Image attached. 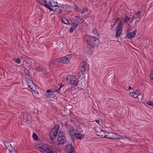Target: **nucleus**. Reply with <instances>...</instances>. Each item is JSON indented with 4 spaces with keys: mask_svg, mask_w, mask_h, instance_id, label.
<instances>
[{
    "mask_svg": "<svg viewBox=\"0 0 153 153\" xmlns=\"http://www.w3.org/2000/svg\"><path fill=\"white\" fill-rule=\"evenodd\" d=\"M57 62H58L57 60H53L51 61L49 63V69H46L42 66H39L36 68V70L39 72H41L44 74H46L48 73L49 71L51 68L54 65L56 64Z\"/></svg>",
    "mask_w": 153,
    "mask_h": 153,
    "instance_id": "f257e3e1",
    "label": "nucleus"
},
{
    "mask_svg": "<svg viewBox=\"0 0 153 153\" xmlns=\"http://www.w3.org/2000/svg\"><path fill=\"white\" fill-rule=\"evenodd\" d=\"M84 40L87 44L90 46L97 45L100 42L98 39L89 36H85L84 38Z\"/></svg>",
    "mask_w": 153,
    "mask_h": 153,
    "instance_id": "f03ea898",
    "label": "nucleus"
},
{
    "mask_svg": "<svg viewBox=\"0 0 153 153\" xmlns=\"http://www.w3.org/2000/svg\"><path fill=\"white\" fill-rule=\"evenodd\" d=\"M67 131L71 135L72 141H74L75 138L76 137V130L71 125L65 123L64 124Z\"/></svg>",
    "mask_w": 153,
    "mask_h": 153,
    "instance_id": "7ed1b4c3",
    "label": "nucleus"
},
{
    "mask_svg": "<svg viewBox=\"0 0 153 153\" xmlns=\"http://www.w3.org/2000/svg\"><path fill=\"white\" fill-rule=\"evenodd\" d=\"M36 148L42 153H57L55 151L51 150L46 145L42 143L38 144Z\"/></svg>",
    "mask_w": 153,
    "mask_h": 153,
    "instance_id": "20e7f679",
    "label": "nucleus"
},
{
    "mask_svg": "<svg viewBox=\"0 0 153 153\" xmlns=\"http://www.w3.org/2000/svg\"><path fill=\"white\" fill-rule=\"evenodd\" d=\"M87 68L86 62L84 61H82L79 64L78 76H84L85 71Z\"/></svg>",
    "mask_w": 153,
    "mask_h": 153,
    "instance_id": "39448f33",
    "label": "nucleus"
},
{
    "mask_svg": "<svg viewBox=\"0 0 153 153\" xmlns=\"http://www.w3.org/2000/svg\"><path fill=\"white\" fill-rule=\"evenodd\" d=\"M122 137V136L118 135L116 133H113L110 132H106L104 136V137L113 140L120 139Z\"/></svg>",
    "mask_w": 153,
    "mask_h": 153,
    "instance_id": "423d86ee",
    "label": "nucleus"
},
{
    "mask_svg": "<svg viewBox=\"0 0 153 153\" xmlns=\"http://www.w3.org/2000/svg\"><path fill=\"white\" fill-rule=\"evenodd\" d=\"M71 57V55L69 54L57 60L58 62H60L63 63H67L69 62L70 60Z\"/></svg>",
    "mask_w": 153,
    "mask_h": 153,
    "instance_id": "0eeeda50",
    "label": "nucleus"
},
{
    "mask_svg": "<svg viewBox=\"0 0 153 153\" xmlns=\"http://www.w3.org/2000/svg\"><path fill=\"white\" fill-rule=\"evenodd\" d=\"M122 23L120 22L119 23L118 26L116 27V33L115 36L117 37H119L122 33Z\"/></svg>",
    "mask_w": 153,
    "mask_h": 153,
    "instance_id": "6e6552de",
    "label": "nucleus"
},
{
    "mask_svg": "<svg viewBox=\"0 0 153 153\" xmlns=\"http://www.w3.org/2000/svg\"><path fill=\"white\" fill-rule=\"evenodd\" d=\"M126 31L127 32V36L128 38H131L134 36L136 34V30L133 31H131L130 29H128Z\"/></svg>",
    "mask_w": 153,
    "mask_h": 153,
    "instance_id": "1a4fd4ad",
    "label": "nucleus"
},
{
    "mask_svg": "<svg viewBox=\"0 0 153 153\" xmlns=\"http://www.w3.org/2000/svg\"><path fill=\"white\" fill-rule=\"evenodd\" d=\"M56 93L55 91L52 92L51 93L46 95V96L50 100H53L56 99Z\"/></svg>",
    "mask_w": 153,
    "mask_h": 153,
    "instance_id": "9d476101",
    "label": "nucleus"
},
{
    "mask_svg": "<svg viewBox=\"0 0 153 153\" xmlns=\"http://www.w3.org/2000/svg\"><path fill=\"white\" fill-rule=\"evenodd\" d=\"M26 81L28 86L30 89L35 84L32 80L29 79H28L27 78Z\"/></svg>",
    "mask_w": 153,
    "mask_h": 153,
    "instance_id": "9b49d317",
    "label": "nucleus"
},
{
    "mask_svg": "<svg viewBox=\"0 0 153 153\" xmlns=\"http://www.w3.org/2000/svg\"><path fill=\"white\" fill-rule=\"evenodd\" d=\"M58 134V131H54L52 129L51 131L50 136L52 139H54L56 137Z\"/></svg>",
    "mask_w": 153,
    "mask_h": 153,
    "instance_id": "f8f14e48",
    "label": "nucleus"
},
{
    "mask_svg": "<svg viewBox=\"0 0 153 153\" xmlns=\"http://www.w3.org/2000/svg\"><path fill=\"white\" fill-rule=\"evenodd\" d=\"M65 151L67 152L70 151V152H74V148L71 144H67L66 146V148L65 149Z\"/></svg>",
    "mask_w": 153,
    "mask_h": 153,
    "instance_id": "ddd939ff",
    "label": "nucleus"
},
{
    "mask_svg": "<svg viewBox=\"0 0 153 153\" xmlns=\"http://www.w3.org/2000/svg\"><path fill=\"white\" fill-rule=\"evenodd\" d=\"M61 140H57L58 143L59 144H63L65 143H67L66 138H65V135L60 137Z\"/></svg>",
    "mask_w": 153,
    "mask_h": 153,
    "instance_id": "4468645a",
    "label": "nucleus"
},
{
    "mask_svg": "<svg viewBox=\"0 0 153 153\" xmlns=\"http://www.w3.org/2000/svg\"><path fill=\"white\" fill-rule=\"evenodd\" d=\"M140 95V93L136 90L130 93V95L134 98L137 97L138 96H139Z\"/></svg>",
    "mask_w": 153,
    "mask_h": 153,
    "instance_id": "2eb2a0df",
    "label": "nucleus"
},
{
    "mask_svg": "<svg viewBox=\"0 0 153 153\" xmlns=\"http://www.w3.org/2000/svg\"><path fill=\"white\" fill-rule=\"evenodd\" d=\"M64 87V85H59V88L57 90H55V92L56 93H59L60 94H62L63 93H64L65 92L64 91H63L62 89V88L63 87Z\"/></svg>",
    "mask_w": 153,
    "mask_h": 153,
    "instance_id": "dca6fc26",
    "label": "nucleus"
},
{
    "mask_svg": "<svg viewBox=\"0 0 153 153\" xmlns=\"http://www.w3.org/2000/svg\"><path fill=\"white\" fill-rule=\"evenodd\" d=\"M76 77H70V83L71 85L76 86Z\"/></svg>",
    "mask_w": 153,
    "mask_h": 153,
    "instance_id": "f3484780",
    "label": "nucleus"
},
{
    "mask_svg": "<svg viewBox=\"0 0 153 153\" xmlns=\"http://www.w3.org/2000/svg\"><path fill=\"white\" fill-rule=\"evenodd\" d=\"M141 12L140 11H138L136 12L135 15H134L131 19H136L139 18L140 16Z\"/></svg>",
    "mask_w": 153,
    "mask_h": 153,
    "instance_id": "a211bd4d",
    "label": "nucleus"
},
{
    "mask_svg": "<svg viewBox=\"0 0 153 153\" xmlns=\"http://www.w3.org/2000/svg\"><path fill=\"white\" fill-rule=\"evenodd\" d=\"M57 4L58 3L57 2L52 0H50L49 4V5L51 7H54L55 6H56Z\"/></svg>",
    "mask_w": 153,
    "mask_h": 153,
    "instance_id": "6ab92c4d",
    "label": "nucleus"
},
{
    "mask_svg": "<svg viewBox=\"0 0 153 153\" xmlns=\"http://www.w3.org/2000/svg\"><path fill=\"white\" fill-rule=\"evenodd\" d=\"M37 88L38 87L37 85L35 84V85H34L32 87L30 88V89L32 91H33L34 93H36V92H37V93H38V92L36 91V90Z\"/></svg>",
    "mask_w": 153,
    "mask_h": 153,
    "instance_id": "aec40b11",
    "label": "nucleus"
},
{
    "mask_svg": "<svg viewBox=\"0 0 153 153\" xmlns=\"http://www.w3.org/2000/svg\"><path fill=\"white\" fill-rule=\"evenodd\" d=\"M64 135H65V133L63 131H60L57 140H61L60 137L62 136L63 137Z\"/></svg>",
    "mask_w": 153,
    "mask_h": 153,
    "instance_id": "412c9836",
    "label": "nucleus"
},
{
    "mask_svg": "<svg viewBox=\"0 0 153 153\" xmlns=\"http://www.w3.org/2000/svg\"><path fill=\"white\" fill-rule=\"evenodd\" d=\"M62 22L65 24L68 25L69 24V22L65 18H63L61 19Z\"/></svg>",
    "mask_w": 153,
    "mask_h": 153,
    "instance_id": "4be33fe9",
    "label": "nucleus"
},
{
    "mask_svg": "<svg viewBox=\"0 0 153 153\" xmlns=\"http://www.w3.org/2000/svg\"><path fill=\"white\" fill-rule=\"evenodd\" d=\"M84 134L80 133H77V139L81 140L83 138Z\"/></svg>",
    "mask_w": 153,
    "mask_h": 153,
    "instance_id": "5701e85b",
    "label": "nucleus"
},
{
    "mask_svg": "<svg viewBox=\"0 0 153 153\" xmlns=\"http://www.w3.org/2000/svg\"><path fill=\"white\" fill-rule=\"evenodd\" d=\"M4 143L5 144V146L6 148H7L8 147H9V146H10L11 145V144H10V142L7 141H4Z\"/></svg>",
    "mask_w": 153,
    "mask_h": 153,
    "instance_id": "b1692460",
    "label": "nucleus"
},
{
    "mask_svg": "<svg viewBox=\"0 0 153 153\" xmlns=\"http://www.w3.org/2000/svg\"><path fill=\"white\" fill-rule=\"evenodd\" d=\"M54 7H55L56 8L54 9V12H59L61 11V10L60 8V7L57 5L56 6H55Z\"/></svg>",
    "mask_w": 153,
    "mask_h": 153,
    "instance_id": "393cba45",
    "label": "nucleus"
},
{
    "mask_svg": "<svg viewBox=\"0 0 153 153\" xmlns=\"http://www.w3.org/2000/svg\"><path fill=\"white\" fill-rule=\"evenodd\" d=\"M130 20V19L129 17L127 16H125L123 19V22L124 23H126Z\"/></svg>",
    "mask_w": 153,
    "mask_h": 153,
    "instance_id": "a878e982",
    "label": "nucleus"
},
{
    "mask_svg": "<svg viewBox=\"0 0 153 153\" xmlns=\"http://www.w3.org/2000/svg\"><path fill=\"white\" fill-rule=\"evenodd\" d=\"M32 137L33 139L35 140H37L38 139V137L35 133H34L33 134Z\"/></svg>",
    "mask_w": 153,
    "mask_h": 153,
    "instance_id": "bb28decb",
    "label": "nucleus"
},
{
    "mask_svg": "<svg viewBox=\"0 0 153 153\" xmlns=\"http://www.w3.org/2000/svg\"><path fill=\"white\" fill-rule=\"evenodd\" d=\"M7 149L10 152L12 151V150H13V149H15L13 148L11 145L9 146V147H8Z\"/></svg>",
    "mask_w": 153,
    "mask_h": 153,
    "instance_id": "cd10ccee",
    "label": "nucleus"
},
{
    "mask_svg": "<svg viewBox=\"0 0 153 153\" xmlns=\"http://www.w3.org/2000/svg\"><path fill=\"white\" fill-rule=\"evenodd\" d=\"M39 3H40L41 4H42V5L44 6L45 7H47L48 8V7H49V4H43L42 3H41L39 1Z\"/></svg>",
    "mask_w": 153,
    "mask_h": 153,
    "instance_id": "c85d7f7f",
    "label": "nucleus"
},
{
    "mask_svg": "<svg viewBox=\"0 0 153 153\" xmlns=\"http://www.w3.org/2000/svg\"><path fill=\"white\" fill-rule=\"evenodd\" d=\"M59 127V125L57 124L55 128H53V130L54 131H58Z\"/></svg>",
    "mask_w": 153,
    "mask_h": 153,
    "instance_id": "c756f323",
    "label": "nucleus"
},
{
    "mask_svg": "<svg viewBox=\"0 0 153 153\" xmlns=\"http://www.w3.org/2000/svg\"><path fill=\"white\" fill-rule=\"evenodd\" d=\"M65 74H64V73H63L61 75L63 76H74L73 75H68V74H67L66 73H65Z\"/></svg>",
    "mask_w": 153,
    "mask_h": 153,
    "instance_id": "7c9ffc66",
    "label": "nucleus"
},
{
    "mask_svg": "<svg viewBox=\"0 0 153 153\" xmlns=\"http://www.w3.org/2000/svg\"><path fill=\"white\" fill-rule=\"evenodd\" d=\"M14 61L16 63H18V64H20L21 63V61L19 59H14Z\"/></svg>",
    "mask_w": 153,
    "mask_h": 153,
    "instance_id": "2f4dec72",
    "label": "nucleus"
},
{
    "mask_svg": "<svg viewBox=\"0 0 153 153\" xmlns=\"http://www.w3.org/2000/svg\"><path fill=\"white\" fill-rule=\"evenodd\" d=\"M78 24H77V25L78 24L79 25L81 23H82L83 22V20L82 19H80L79 20H78Z\"/></svg>",
    "mask_w": 153,
    "mask_h": 153,
    "instance_id": "473e14b6",
    "label": "nucleus"
},
{
    "mask_svg": "<svg viewBox=\"0 0 153 153\" xmlns=\"http://www.w3.org/2000/svg\"><path fill=\"white\" fill-rule=\"evenodd\" d=\"M120 20V19L119 18H117L115 19V22H114V25H116V23H117V22H118Z\"/></svg>",
    "mask_w": 153,
    "mask_h": 153,
    "instance_id": "72a5a7b5",
    "label": "nucleus"
},
{
    "mask_svg": "<svg viewBox=\"0 0 153 153\" xmlns=\"http://www.w3.org/2000/svg\"><path fill=\"white\" fill-rule=\"evenodd\" d=\"M147 104L150 106L153 105V102L150 101H148L147 102Z\"/></svg>",
    "mask_w": 153,
    "mask_h": 153,
    "instance_id": "f704fd0d",
    "label": "nucleus"
},
{
    "mask_svg": "<svg viewBox=\"0 0 153 153\" xmlns=\"http://www.w3.org/2000/svg\"><path fill=\"white\" fill-rule=\"evenodd\" d=\"M74 29H75V27H71L70 29V31L71 32H72L74 31Z\"/></svg>",
    "mask_w": 153,
    "mask_h": 153,
    "instance_id": "c9c22d12",
    "label": "nucleus"
},
{
    "mask_svg": "<svg viewBox=\"0 0 153 153\" xmlns=\"http://www.w3.org/2000/svg\"><path fill=\"white\" fill-rule=\"evenodd\" d=\"M91 30H92V33H95L97 32L95 28H93L92 29H91Z\"/></svg>",
    "mask_w": 153,
    "mask_h": 153,
    "instance_id": "e433bc0d",
    "label": "nucleus"
},
{
    "mask_svg": "<svg viewBox=\"0 0 153 153\" xmlns=\"http://www.w3.org/2000/svg\"><path fill=\"white\" fill-rule=\"evenodd\" d=\"M87 10L86 8H83L82 10V13H84L86 11H87Z\"/></svg>",
    "mask_w": 153,
    "mask_h": 153,
    "instance_id": "4c0bfd02",
    "label": "nucleus"
},
{
    "mask_svg": "<svg viewBox=\"0 0 153 153\" xmlns=\"http://www.w3.org/2000/svg\"><path fill=\"white\" fill-rule=\"evenodd\" d=\"M10 152V153H17L15 149H13V150H12V151H11Z\"/></svg>",
    "mask_w": 153,
    "mask_h": 153,
    "instance_id": "58836bf2",
    "label": "nucleus"
},
{
    "mask_svg": "<svg viewBox=\"0 0 153 153\" xmlns=\"http://www.w3.org/2000/svg\"><path fill=\"white\" fill-rule=\"evenodd\" d=\"M71 90L74 91V90L76 89V88L75 86H73L71 87Z\"/></svg>",
    "mask_w": 153,
    "mask_h": 153,
    "instance_id": "ea45409f",
    "label": "nucleus"
},
{
    "mask_svg": "<svg viewBox=\"0 0 153 153\" xmlns=\"http://www.w3.org/2000/svg\"><path fill=\"white\" fill-rule=\"evenodd\" d=\"M48 9H49L51 11H54L53 9L51 8L50 6H49V7H48Z\"/></svg>",
    "mask_w": 153,
    "mask_h": 153,
    "instance_id": "a19ab883",
    "label": "nucleus"
},
{
    "mask_svg": "<svg viewBox=\"0 0 153 153\" xmlns=\"http://www.w3.org/2000/svg\"><path fill=\"white\" fill-rule=\"evenodd\" d=\"M48 9H49L51 11H54L53 9L51 8L50 6H49V7H48Z\"/></svg>",
    "mask_w": 153,
    "mask_h": 153,
    "instance_id": "79ce46f5",
    "label": "nucleus"
},
{
    "mask_svg": "<svg viewBox=\"0 0 153 153\" xmlns=\"http://www.w3.org/2000/svg\"><path fill=\"white\" fill-rule=\"evenodd\" d=\"M46 92L47 93H51V90H47L46 91Z\"/></svg>",
    "mask_w": 153,
    "mask_h": 153,
    "instance_id": "37998d69",
    "label": "nucleus"
},
{
    "mask_svg": "<svg viewBox=\"0 0 153 153\" xmlns=\"http://www.w3.org/2000/svg\"><path fill=\"white\" fill-rule=\"evenodd\" d=\"M150 79L151 81L153 82V77H150Z\"/></svg>",
    "mask_w": 153,
    "mask_h": 153,
    "instance_id": "c03bdc74",
    "label": "nucleus"
},
{
    "mask_svg": "<svg viewBox=\"0 0 153 153\" xmlns=\"http://www.w3.org/2000/svg\"><path fill=\"white\" fill-rule=\"evenodd\" d=\"M150 76H153V71H152L150 74Z\"/></svg>",
    "mask_w": 153,
    "mask_h": 153,
    "instance_id": "a18cd8bd",
    "label": "nucleus"
},
{
    "mask_svg": "<svg viewBox=\"0 0 153 153\" xmlns=\"http://www.w3.org/2000/svg\"><path fill=\"white\" fill-rule=\"evenodd\" d=\"M96 122L98 124H99L100 121L99 120H97L96 121Z\"/></svg>",
    "mask_w": 153,
    "mask_h": 153,
    "instance_id": "49530a36",
    "label": "nucleus"
},
{
    "mask_svg": "<svg viewBox=\"0 0 153 153\" xmlns=\"http://www.w3.org/2000/svg\"><path fill=\"white\" fill-rule=\"evenodd\" d=\"M44 1L43 2L45 3H47V1L46 0H44Z\"/></svg>",
    "mask_w": 153,
    "mask_h": 153,
    "instance_id": "de8ad7c7",
    "label": "nucleus"
},
{
    "mask_svg": "<svg viewBox=\"0 0 153 153\" xmlns=\"http://www.w3.org/2000/svg\"><path fill=\"white\" fill-rule=\"evenodd\" d=\"M114 25H111V27H112V28H111V29H112V28H113V27H114Z\"/></svg>",
    "mask_w": 153,
    "mask_h": 153,
    "instance_id": "09e8293b",
    "label": "nucleus"
},
{
    "mask_svg": "<svg viewBox=\"0 0 153 153\" xmlns=\"http://www.w3.org/2000/svg\"><path fill=\"white\" fill-rule=\"evenodd\" d=\"M131 88V86H130V87H129L128 89H129V90H130V89Z\"/></svg>",
    "mask_w": 153,
    "mask_h": 153,
    "instance_id": "8fccbe9b",
    "label": "nucleus"
},
{
    "mask_svg": "<svg viewBox=\"0 0 153 153\" xmlns=\"http://www.w3.org/2000/svg\"><path fill=\"white\" fill-rule=\"evenodd\" d=\"M69 79V77H67V80H68V79Z\"/></svg>",
    "mask_w": 153,
    "mask_h": 153,
    "instance_id": "3c124183",
    "label": "nucleus"
},
{
    "mask_svg": "<svg viewBox=\"0 0 153 153\" xmlns=\"http://www.w3.org/2000/svg\"><path fill=\"white\" fill-rule=\"evenodd\" d=\"M72 152H68V153H72Z\"/></svg>",
    "mask_w": 153,
    "mask_h": 153,
    "instance_id": "603ef678",
    "label": "nucleus"
},
{
    "mask_svg": "<svg viewBox=\"0 0 153 153\" xmlns=\"http://www.w3.org/2000/svg\"><path fill=\"white\" fill-rule=\"evenodd\" d=\"M78 81H77V84H78Z\"/></svg>",
    "mask_w": 153,
    "mask_h": 153,
    "instance_id": "864d4df0",
    "label": "nucleus"
}]
</instances>
